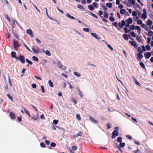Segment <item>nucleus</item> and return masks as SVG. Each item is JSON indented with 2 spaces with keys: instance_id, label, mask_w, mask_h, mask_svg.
<instances>
[{
  "instance_id": "60",
  "label": "nucleus",
  "mask_w": 153,
  "mask_h": 153,
  "mask_svg": "<svg viewBox=\"0 0 153 153\" xmlns=\"http://www.w3.org/2000/svg\"><path fill=\"white\" fill-rule=\"evenodd\" d=\"M124 30L126 33H127L128 32H129L130 31V30L128 31V29L126 27H124Z\"/></svg>"
},
{
  "instance_id": "24",
  "label": "nucleus",
  "mask_w": 153,
  "mask_h": 153,
  "mask_svg": "<svg viewBox=\"0 0 153 153\" xmlns=\"http://www.w3.org/2000/svg\"><path fill=\"white\" fill-rule=\"evenodd\" d=\"M126 11V10H125V9H123L120 10V12L121 14H123L125 13Z\"/></svg>"
},
{
  "instance_id": "35",
  "label": "nucleus",
  "mask_w": 153,
  "mask_h": 153,
  "mask_svg": "<svg viewBox=\"0 0 153 153\" xmlns=\"http://www.w3.org/2000/svg\"><path fill=\"white\" fill-rule=\"evenodd\" d=\"M131 35L133 37H136L137 36H136L135 33L133 31L131 32L130 33Z\"/></svg>"
},
{
  "instance_id": "56",
  "label": "nucleus",
  "mask_w": 153,
  "mask_h": 153,
  "mask_svg": "<svg viewBox=\"0 0 153 153\" xmlns=\"http://www.w3.org/2000/svg\"><path fill=\"white\" fill-rule=\"evenodd\" d=\"M7 96L10 100H13L12 97L10 94H7Z\"/></svg>"
},
{
  "instance_id": "32",
  "label": "nucleus",
  "mask_w": 153,
  "mask_h": 153,
  "mask_svg": "<svg viewBox=\"0 0 153 153\" xmlns=\"http://www.w3.org/2000/svg\"><path fill=\"white\" fill-rule=\"evenodd\" d=\"M106 126H107V129H109L111 127V124L109 123H108L106 124Z\"/></svg>"
},
{
  "instance_id": "1",
  "label": "nucleus",
  "mask_w": 153,
  "mask_h": 153,
  "mask_svg": "<svg viewBox=\"0 0 153 153\" xmlns=\"http://www.w3.org/2000/svg\"><path fill=\"white\" fill-rule=\"evenodd\" d=\"M115 130L112 133V138L114 139L116 138V136L118 135V130L119 128L118 127H116L114 128Z\"/></svg>"
},
{
  "instance_id": "18",
  "label": "nucleus",
  "mask_w": 153,
  "mask_h": 153,
  "mask_svg": "<svg viewBox=\"0 0 153 153\" xmlns=\"http://www.w3.org/2000/svg\"><path fill=\"white\" fill-rule=\"evenodd\" d=\"M58 67H59L61 69L64 70L65 69L62 68V65L60 61L58 62L57 64Z\"/></svg>"
},
{
  "instance_id": "54",
  "label": "nucleus",
  "mask_w": 153,
  "mask_h": 153,
  "mask_svg": "<svg viewBox=\"0 0 153 153\" xmlns=\"http://www.w3.org/2000/svg\"><path fill=\"white\" fill-rule=\"evenodd\" d=\"M146 48L147 50H148V51L150 50L151 49V48H150V46L149 45H146Z\"/></svg>"
},
{
  "instance_id": "42",
  "label": "nucleus",
  "mask_w": 153,
  "mask_h": 153,
  "mask_svg": "<svg viewBox=\"0 0 153 153\" xmlns=\"http://www.w3.org/2000/svg\"><path fill=\"white\" fill-rule=\"evenodd\" d=\"M13 34L14 36L17 39H19V37L17 35V34L14 31H13Z\"/></svg>"
},
{
  "instance_id": "64",
  "label": "nucleus",
  "mask_w": 153,
  "mask_h": 153,
  "mask_svg": "<svg viewBox=\"0 0 153 153\" xmlns=\"http://www.w3.org/2000/svg\"><path fill=\"white\" fill-rule=\"evenodd\" d=\"M126 137L127 138L129 139L130 140H132V137L129 135H127Z\"/></svg>"
},
{
  "instance_id": "44",
  "label": "nucleus",
  "mask_w": 153,
  "mask_h": 153,
  "mask_svg": "<svg viewBox=\"0 0 153 153\" xmlns=\"http://www.w3.org/2000/svg\"><path fill=\"white\" fill-rule=\"evenodd\" d=\"M93 5L96 8H97L98 7V4L97 3L94 2L93 3Z\"/></svg>"
},
{
  "instance_id": "50",
  "label": "nucleus",
  "mask_w": 153,
  "mask_h": 153,
  "mask_svg": "<svg viewBox=\"0 0 153 153\" xmlns=\"http://www.w3.org/2000/svg\"><path fill=\"white\" fill-rule=\"evenodd\" d=\"M26 61L29 64L31 65H32L33 64V63L28 59H26Z\"/></svg>"
},
{
  "instance_id": "26",
  "label": "nucleus",
  "mask_w": 153,
  "mask_h": 153,
  "mask_svg": "<svg viewBox=\"0 0 153 153\" xmlns=\"http://www.w3.org/2000/svg\"><path fill=\"white\" fill-rule=\"evenodd\" d=\"M32 59L34 61L38 62V57L36 56H33L32 57Z\"/></svg>"
},
{
  "instance_id": "59",
  "label": "nucleus",
  "mask_w": 153,
  "mask_h": 153,
  "mask_svg": "<svg viewBox=\"0 0 153 153\" xmlns=\"http://www.w3.org/2000/svg\"><path fill=\"white\" fill-rule=\"evenodd\" d=\"M72 149L73 150L75 151L77 149V148L76 146H74L72 147Z\"/></svg>"
},
{
  "instance_id": "53",
  "label": "nucleus",
  "mask_w": 153,
  "mask_h": 153,
  "mask_svg": "<svg viewBox=\"0 0 153 153\" xmlns=\"http://www.w3.org/2000/svg\"><path fill=\"white\" fill-rule=\"evenodd\" d=\"M137 23L138 25H141L142 23V22L141 20H138L137 21Z\"/></svg>"
},
{
  "instance_id": "58",
  "label": "nucleus",
  "mask_w": 153,
  "mask_h": 153,
  "mask_svg": "<svg viewBox=\"0 0 153 153\" xmlns=\"http://www.w3.org/2000/svg\"><path fill=\"white\" fill-rule=\"evenodd\" d=\"M58 122V120H53V123L55 125H56Z\"/></svg>"
},
{
  "instance_id": "23",
  "label": "nucleus",
  "mask_w": 153,
  "mask_h": 153,
  "mask_svg": "<svg viewBox=\"0 0 153 153\" xmlns=\"http://www.w3.org/2000/svg\"><path fill=\"white\" fill-rule=\"evenodd\" d=\"M48 84L51 87H53V84L51 80H49L48 81Z\"/></svg>"
},
{
  "instance_id": "31",
  "label": "nucleus",
  "mask_w": 153,
  "mask_h": 153,
  "mask_svg": "<svg viewBox=\"0 0 153 153\" xmlns=\"http://www.w3.org/2000/svg\"><path fill=\"white\" fill-rule=\"evenodd\" d=\"M125 146V143L124 142L123 143H120V146L121 147L123 148Z\"/></svg>"
},
{
  "instance_id": "47",
  "label": "nucleus",
  "mask_w": 153,
  "mask_h": 153,
  "mask_svg": "<svg viewBox=\"0 0 153 153\" xmlns=\"http://www.w3.org/2000/svg\"><path fill=\"white\" fill-rule=\"evenodd\" d=\"M32 50L35 53L38 54L39 53V52H38L35 48H32Z\"/></svg>"
},
{
  "instance_id": "48",
  "label": "nucleus",
  "mask_w": 153,
  "mask_h": 153,
  "mask_svg": "<svg viewBox=\"0 0 153 153\" xmlns=\"http://www.w3.org/2000/svg\"><path fill=\"white\" fill-rule=\"evenodd\" d=\"M77 7L79 9H81L84 10V8L80 4H78L77 5Z\"/></svg>"
},
{
  "instance_id": "5",
  "label": "nucleus",
  "mask_w": 153,
  "mask_h": 153,
  "mask_svg": "<svg viewBox=\"0 0 153 153\" xmlns=\"http://www.w3.org/2000/svg\"><path fill=\"white\" fill-rule=\"evenodd\" d=\"M143 13L142 16V18L145 19L147 17V12L146 9L144 8L143 9Z\"/></svg>"
},
{
  "instance_id": "40",
  "label": "nucleus",
  "mask_w": 153,
  "mask_h": 153,
  "mask_svg": "<svg viewBox=\"0 0 153 153\" xmlns=\"http://www.w3.org/2000/svg\"><path fill=\"white\" fill-rule=\"evenodd\" d=\"M112 25L114 26L115 27L117 28H118L117 23V22H115L112 23Z\"/></svg>"
},
{
  "instance_id": "52",
  "label": "nucleus",
  "mask_w": 153,
  "mask_h": 153,
  "mask_svg": "<svg viewBox=\"0 0 153 153\" xmlns=\"http://www.w3.org/2000/svg\"><path fill=\"white\" fill-rule=\"evenodd\" d=\"M71 100L74 103V104H76V101L75 99L74 98H72L71 99Z\"/></svg>"
},
{
  "instance_id": "22",
  "label": "nucleus",
  "mask_w": 153,
  "mask_h": 153,
  "mask_svg": "<svg viewBox=\"0 0 153 153\" xmlns=\"http://www.w3.org/2000/svg\"><path fill=\"white\" fill-rule=\"evenodd\" d=\"M88 9L91 10H93L94 9V8L91 4L89 5L88 6Z\"/></svg>"
},
{
  "instance_id": "9",
  "label": "nucleus",
  "mask_w": 153,
  "mask_h": 153,
  "mask_svg": "<svg viewBox=\"0 0 153 153\" xmlns=\"http://www.w3.org/2000/svg\"><path fill=\"white\" fill-rule=\"evenodd\" d=\"M82 135V132L80 131L79 133H77L76 134H74L73 135V137L74 138L77 137L79 136H81Z\"/></svg>"
},
{
  "instance_id": "8",
  "label": "nucleus",
  "mask_w": 153,
  "mask_h": 153,
  "mask_svg": "<svg viewBox=\"0 0 153 153\" xmlns=\"http://www.w3.org/2000/svg\"><path fill=\"white\" fill-rule=\"evenodd\" d=\"M151 56V53L150 52H145L144 53L145 57L146 59H148Z\"/></svg>"
},
{
  "instance_id": "45",
  "label": "nucleus",
  "mask_w": 153,
  "mask_h": 153,
  "mask_svg": "<svg viewBox=\"0 0 153 153\" xmlns=\"http://www.w3.org/2000/svg\"><path fill=\"white\" fill-rule=\"evenodd\" d=\"M133 152L134 153H141V151L138 149H137L136 151L134 150Z\"/></svg>"
},
{
  "instance_id": "34",
  "label": "nucleus",
  "mask_w": 153,
  "mask_h": 153,
  "mask_svg": "<svg viewBox=\"0 0 153 153\" xmlns=\"http://www.w3.org/2000/svg\"><path fill=\"white\" fill-rule=\"evenodd\" d=\"M128 1L127 3V6L128 7H132V5L131 4V2L130 1Z\"/></svg>"
},
{
  "instance_id": "29",
  "label": "nucleus",
  "mask_w": 153,
  "mask_h": 153,
  "mask_svg": "<svg viewBox=\"0 0 153 153\" xmlns=\"http://www.w3.org/2000/svg\"><path fill=\"white\" fill-rule=\"evenodd\" d=\"M39 117V115L38 114H37V116H34L32 117V119L35 120H36Z\"/></svg>"
},
{
  "instance_id": "37",
  "label": "nucleus",
  "mask_w": 153,
  "mask_h": 153,
  "mask_svg": "<svg viewBox=\"0 0 153 153\" xmlns=\"http://www.w3.org/2000/svg\"><path fill=\"white\" fill-rule=\"evenodd\" d=\"M45 54L48 56H50L51 55L50 52L48 50H46L45 51Z\"/></svg>"
},
{
  "instance_id": "2",
  "label": "nucleus",
  "mask_w": 153,
  "mask_h": 153,
  "mask_svg": "<svg viewBox=\"0 0 153 153\" xmlns=\"http://www.w3.org/2000/svg\"><path fill=\"white\" fill-rule=\"evenodd\" d=\"M16 59L20 60L22 64H24L25 63V57L21 54L19 55V56H17Z\"/></svg>"
},
{
  "instance_id": "39",
  "label": "nucleus",
  "mask_w": 153,
  "mask_h": 153,
  "mask_svg": "<svg viewBox=\"0 0 153 153\" xmlns=\"http://www.w3.org/2000/svg\"><path fill=\"white\" fill-rule=\"evenodd\" d=\"M117 141L119 143H121L122 142V138L121 137H118L117 139Z\"/></svg>"
},
{
  "instance_id": "13",
  "label": "nucleus",
  "mask_w": 153,
  "mask_h": 153,
  "mask_svg": "<svg viewBox=\"0 0 153 153\" xmlns=\"http://www.w3.org/2000/svg\"><path fill=\"white\" fill-rule=\"evenodd\" d=\"M10 116L12 119H15L16 118L15 114L13 112H10Z\"/></svg>"
},
{
  "instance_id": "25",
  "label": "nucleus",
  "mask_w": 153,
  "mask_h": 153,
  "mask_svg": "<svg viewBox=\"0 0 153 153\" xmlns=\"http://www.w3.org/2000/svg\"><path fill=\"white\" fill-rule=\"evenodd\" d=\"M136 39L139 42H142V39H141V37H139L137 36L136 37Z\"/></svg>"
},
{
  "instance_id": "11",
  "label": "nucleus",
  "mask_w": 153,
  "mask_h": 153,
  "mask_svg": "<svg viewBox=\"0 0 153 153\" xmlns=\"http://www.w3.org/2000/svg\"><path fill=\"white\" fill-rule=\"evenodd\" d=\"M91 35L93 37H94L95 38L98 39H100V38L99 35H97L95 33H91Z\"/></svg>"
},
{
  "instance_id": "28",
  "label": "nucleus",
  "mask_w": 153,
  "mask_h": 153,
  "mask_svg": "<svg viewBox=\"0 0 153 153\" xmlns=\"http://www.w3.org/2000/svg\"><path fill=\"white\" fill-rule=\"evenodd\" d=\"M140 65L142 68L145 69V65L143 62H140Z\"/></svg>"
},
{
  "instance_id": "3",
  "label": "nucleus",
  "mask_w": 153,
  "mask_h": 153,
  "mask_svg": "<svg viewBox=\"0 0 153 153\" xmlns=\"http://www.w3.org/2000/svg\"><path fill=\"white\" fill-rule=\"evenodd\" d=\"M13 44L15 50L16 51H18L19 48L20 46L19 43L17 41L14 40L13 41Z\"/></svg>"
},
{
  "instance_id": "49",
  "label": "nucleus",
  "mask_w": 153,
  "mask_h": 153,
  "mask_svg": "<svg viewBox=\"0 0 153 153\" xmlns=\"http://www.w3.org/2000/svg\"><path fill=\"white\" fill-rule=\"evenodd\" d=\"M137 51L138 52H139V53H142L143 51L140 48V47H139L137 48Z\"/></svg>"
},
{
  "instance_id": "38",
  "label": "nucleus",
  "mask_w": 153,
  "mask_h": 153,
  "mask_svg": "<svg viewBox=\"0 0 153 153\" xmlns=\"http://www.w3.org/2000/svg\"><path fill=\"white\" fill-rule=\"evenodd\" d=\"M104 16L105 18H107L108 17V14L106 11L104 12Z\"/></svg>"
},
{
  "instance_id": "61",
  "label": "nucleus",
  "mask_w": 153,
  "mask_h": 153,
  "mask_svg": "<svg viewBox=\"0 0 153 153\" xmlns=\"http://www.w3.org/2000/svg\"><path fill=\"white\" fill-rule=\"evenodd\" d=\"M23 45H24L25 46V47L29 51H30V52H31V51L30 50V48L27 47V45L25 44V43H24L23 44Z\"/></svg>"
},
{
  "instance_id": "14",
  "label": "nucleus",
  "mask_w": 153,
  "mask_h": 153,
  "mask_svg": "<svg viewBox=\"0 0 153 153\" xmlns=\"http://www.w3.org/2000/svg\"><path fill=\"white\" fill-rule=\"evenodd\" d=\"M11 55L12 58H15L16 59L17 56H16V53L14 51H12L11 53Z\"/></svg>"
},
{
  "instance_id": "33",
  "label": "nucleus",
  "mask_w": 153,
  "mask_h": 153,
  "mask_svg": "<svg viewBox=\"0 0 153 153\" xmlns=\"http://www.w3.org/2000/svg\"><path fill=\"white\" fill-rule=\"evenodd\" d=\"M136 26L133 25H131L130 26V28L131 30H134L135 29H136Z\"/></svg>"
},
{
  "instance_id": "30",
  "label": "nucleus",
  "mask_w": 153,
  "mask_h": 153,
  "mask_svg": "<svg viewBox=\"0 0 153 153\" xmlns=\"http://www.w3.org/2000/svg\"><path fill=\"white\" fill-rule=\"evenodd\" d=\"M106 6L107 7L109 8H111L112 7V4L111 3H107L106 4Z\"/></svg>"
},
{
  "instance_id": "63",
  "label": "nucleus",
  "mask_w": 153,
  "mask_h": 153,
  "mask_svg": "<svg viewBox=\"0 0 153 153\" xmlns=\"http://www.w3.org/2000/svg\"><path fill=\"white\" fill-rule=\"evenodd\" d=\"M31 86L33 88H35L36 87V84L33 83L32 84Z\"/></svg>"
},
{
  "instance_id": "7",
  "label": "nucleus",
  "mask_w": 153,
  "mask_h": 153,
  "mask_svg": "<svg viewBox=\"0 0 153 153\" xmlns=\"http://www.w3.org/2000/svg\"><path fill=\"white\" fill-rule=\"evenodd\" d=\"M126 24L125 21L124 20H122L121 21V23L119 22L118 23L119 26L121 28H123V27Z\"/></svg>"
},
{
  "instance_id": "4",
  "label": "nucleus",
  "mask_w": 153,
  "mask_h": 153,
  "mask_svg": "<svg viewBox=\"0 0 153 153\" xmlns=\"http://www.w3.org/2000/svg\"><path fill=\"white\" fill-rule=\"evenodd\" d=\"M129 42L131 45L134 47L135 48H137L138 45L134 41H129Z\"/></svg>"
},
{
  "instance_id": "36",
  "label": "nucleus",
  "mask_w": 153,
  "mask_h": 153,
  "mask_svg": "<svg viewBox=\"0 0 153 153\" xmlns=\"http://www.w3.org/2000/svg\"><path fill=\"white\" fill-rule=\"evenodd\" d=\"M123 37L126 40H128V36L126 34H124L123 35Z\"/></svg>"
},
{
  "instance_id": "10",
  "label": "nucleus",
  "mask_w": 153,
  "mask_h": 153,
  "mask_svg": "<svg viewBox=\"0 0 153 153\" xmlns=\"http://www.w3.org/2000/svg\"><path fill=\"white\" fill-rule=\"evenodd\" d=\"M27 33L30 35L32 37H33V34L32 31L30 29H28L26 31Z\"/></svg>"
},
{
  "instance_id": "46",
  "label": "nucleus",
  "mask_w": 153,
  "mask_h": 153,
  "mask_svg": "<svg viewBox=\"0 0 153 153\" xmlns=\"http://www.w3.org/2000/svg\"><path fill=\"white\" fill-rule=\"evenodd\" d=\"M76 118L79 121L81 119L80 115L78 114L76 115Z\"/></svg>"
},
{
  "instance_id": "20",
  "label": "nucleus",
  "mask_w": 153,
  "mask_h": 153,
  "mask_svg": "<svg viewBox=\"0 0 153 153\" xmlns=\"http://www.w3.org/2000/svg\"><path fill=\"white\" fill-rule=\"evenodd\" d=\"M77 89L78 90L79 95L80 96L81 98H82L83 97V95L81 91L78 88H77Z\"/></svg>"
},
{
  "instance_id": "57",
  "label": "nucleus",
  "mask_w": 153,
  "mask_h": 153,
  "mask_svg": "<svg viewBox=\"0 0 153 153\" xmlns=\"http://www.w3.org/2000/svg\"><path fill=\"white\" fill-rule=\"evenodd\" d=\"M40 146L41 147L45 148V145L44 143L42 142L40 143Z\"/></svg>"
},
{
  "instance_id": "19",
  "label": "nucleus",
  "mask_w": 153,
  "mask_h": 153,
  "mask_svg": "<svg viewBox=\"0 0 153 153\" xmlns=\"http://www.w3.org/2000/svg\"><path fill=\"white\" fill-rule=\"evenodd\" d=\"M89 119L93 122L94 123H98V122L96 120H94L93 118L90 117Z\"/></svg>"
},
{
  "instance_id": "55",
  "label": "nucleus",
  "mask_w": 153,
  "mask_h": 153,
  "mask_svg": "<svg viewBox=\"0 0 153 153\" xmlns=\"http://www.w3.org/2000/svg\"><path fill=\"white\" fill-rule=\"evenodd\" d=\"M51 146L52 147H55L56 146V144L54 142H52L51 143Z\"/></svg>"
},
{
  "instance_id": "43",
  "label": "nucleus",
  "mask_w": 153,
  "mask_h": 153,
  "mask_svg": "<svg viewBox=\"0 0 153 153\" xmlns=\"http://www.w3.org/2000/svg\"><path fill=\"white\" fill-rule=\"evenodd\" d=\"M74 74L76 75V76H78V77H80L81 76L80 74L77 72L75 71L74 72Z\"/></svg>"
},
{
  "instance_id": "51",
  "label": "nucleus",
  "mask_w": 153,
  "mask_h": 153,
  "mask_svg": "<svg viewBox=\"0 0 153 153\" xmlns=\"http://www.w3.org/2000/svg\"><path fill=\"white\" fill-rule=\"evenodd\" d=\"M109 19L110 20L111 22H113L115 20L114 18L112 16H110Z\"/></svg>"
},
{
  "instance_id": "15",
  "label": "nucleus",
  "mask_w": 153,
  "mask_h": 153,
  "mask_svg": "<svg viewBox=\"0 0 153 153\" xmlns=\"http://www.w3.org/2000/svg\"><path fill=\"white\" fill-rule=\"evenodd\" d=\"M136 29L137 30L138 33L139 35L141 33V29L140 27L139 26H136Z\"/></svg>"
},
{
  "instance_id": "62",
  "label": "nucleus",
  "mask_w": 153,
  "mask_h": 153,
  "mask_svg": "<svg viewBox=\"0 0 153 153\" xmlns=\"http://www.w3.org/2000/svg\"><path fill=\"white\" fill-rule=\"evenodd\" d=\"M137 12L135 11H133L132 13V15L133 16H135L137 15Z\"/></svg>"
},
{
  "instance_id": "16",
  "label": "nucleus",
  "mask_w": 153,
  "mask_h": 153,
  "mask_svg": "<svg viewBox=\"0 0 153 153\" xmlns=\"http://www.w3.org/2000/svg\"><path fill=\"white\" fill-rule=\"evenodd\" d=\"M146 35L151 36H153V32L151 30H149L148 33V34H147L146 33H145Z\"/></svg>"
},
{
  "instance_id": "41",
  "label": "nucleus",
  "mask_w": 153,
  "mask_h": 153,
  "mask_svg": "<svg viewBox=\"0 0 153 153\" xmlns=\"http://www.w3.org/2000/svg\"><path fill=\"white\" fill-rule=\"evenodd\" d=\"M40 87L41 88V91L43 93H45V90L44 86L43 85H41L40 86Z\"/></svg>"
},
{
  "instance_id": "27",
  "label": "nucleus",
  "mask_w": 153,
  "mask_h": 153,
  "mask_svg": "<svg viewBox=\"0 0 153 153\" xmlns=\"http://www.w3.org/2000/svg\"><path fill=\"white\" fill-rule=\"evenodd\" d=\"M24 111L25 112V113L29 116V117H31L30 115V114L29 112L28 111H27L26 109H24Z\"/></svg>"
},
{
  "instance_id": "17",
  "label": "nucleus",
  "mask_w": 153,
  "mask_h": 153,
  "mask_svg": "<svg viewBox=\"0 0 153 153\" xmlns=\"http://www.w3.org/2000/svg\"><path fill=\"white\" fill-rule=\"evenodd\" d=\"M153 24L152 22L150 19H148L147 22V24L148 25L151 26Z\"/></svg>"
},
{
  "instance_id": "12",
  "label": "nucleus",
  "mask_w": 153,
  "mask_h": 153,
  "mask_svg": "<svg viewBox=\"0 0 153 153\" xmlns=\"http://www.w3.org/2000/svg\"><path fill=\"white\" fill-rule=\"evenodd\" d=\"M125 21L126 22V23L131 24L132 23L133 20L131 18H129L127 19H126Z\"/></svg>"
},
{
  "instance_id": "21",
  "label": "nucleus",
  "mask_w": 153,
  "mask_h": 153,
  "mask_svg": "<svg viewBox=\"0 0 153 153\" xmlns=\"http://www.w3.org/2000/svg\"><path fill=\"white\" fill-rule=\"evenodd\" d=\"M66 16L69 18H70L73 19H74L75 18L73 16H71L68 13H67L66 14Z\"/></svg>"
},
{
  "instance_id": "6",
  "label": "nucleus",
  "mask_w": 153,
  "mask_h": 153,
  "mask_svg": "<svg viewBox=\"0 0 153 153\" xmlns=\"http://www.w3.org/2000/svg\"><path fill=\"white\" fill-rule=\"evenodd\" d=\"M142 53H138L137 54V60L139 61H141V59L143 58V56L141 54Z\"/></svg>"
}]
</instances>
